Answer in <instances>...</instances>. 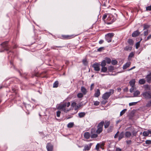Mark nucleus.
Masks as SVG:
<instances>
[{"instance_id": "nucleus-1", "label": "nucleus", "mask_w": 151, "mask_h": 151, "mask_svg": "<svg viewBox=\"0 0 151 151\" xmlns=\"http://www.w3.org/2000/svg\"><path fill=\"white\" fill-rule=\"evenodd\" d=\"M114 90L113 89H110L108 92L104 93L102 96V98L104 100L107 99L110 96L114 93Z\"/></svg>"}, {"instance_id": "nucleus-2", "label": "nucleus", "mask_w": 151, "mask_h": 151, "mask_svg": "<svg viewBox=\"0 0 151 151\" xmlns=\"http://www.w3.org/2000/svg\"><path fill=\"white\" fill-rule=\"evenodd\" d=\"M143 97L146 99H149L151 98V91H144L142 94Z\"/></svg>"}, {"instance_id": "nucleus-3", "label": "nucleus", "mask_w": 151, "mask_h": 151, "mask_svg": "<svg viewBox=\"0 0 151 151\" xmlns=\"http://www.w3.org/2000/svg\"><path fill=\"white\" fill-rule=\"evenodd\" d=\"M114 36V34L113 33H109L105 36L106 40L108 42H110L111 41L112 38Z\"/></svg>"}, {"instance_id": "nucleus-4", "label": "nucleus", "mask_w": 151, "mask_h": 151, "mask_svg": "<svg viewBox=\"0 0 151 151\" xmlns=\"http://www.w3.org/2000/svg\"><path fill=\"white\" fill-rule=\"evenodd\" d=\"M104 122L102 121L100 122L98 126L97 131L98 132V134H100L103 130V127L104 124Z\"/></svg>"}, {"instance_id": "nucleus-5", "label": "nucleus", "mask_w": 151, "mask_h": 151, "mask_svg": "<svg viewBox=\"0 0 151 151\" xmlns=\"http://www.w3.org/2000/svg\"><path fill=\"white\" fill-rule=\"evenodd\" d=\"M66 106V104H64L60 105L58 107V109L62 111H64V112L67 113L69 111V110H66L65 108Z\"/></svg>"}, {"instance_id": "nucleus-6", "label": "nucleus", "mask_w": 151, "mask_h": 151, "mask_svg": "<svg viewBox=\"0 0 151 151\" xmlns=\"http://www.w3.org/2000/svg\"><path fill=\"white\" fill-rule=\"evenodd\" d=\"M8 41H6L1 44L2 47L4 49V50L7 51H8L9 50V47L8 46Z\"/></svg>"}, {"instance_id": "nucleus-7", "label": "nucleus", "mask_w": 151, "mask_h": 151, "mask_svg": "<svg viewBox=\"0 0 151 151\" xmlns=\"http://www.w3.org/2000/svg\"><path fill=\"white\" fill-rule=\"evenodd\" d=\"M100 64L98 63H94L93 64L92 67L94 68L96 71H99L100 70Z\"/></svg>"}, {"instance_id": "nucleus-8", "label": "nucleus", "mask_w": 151, "mask_h": 151, "mask_svg": "<svg viewBox=\"0 0 151 151\" xmlns=\"http://www.w3.org/2000/svg\"><path fill=\"white\" fill-rule=\"evenodd\" d=\"M92 144L90 143L89 145H86L84 146V148L83 150V151H86L87 150H89L91 149Z\"/></svg>"}, {"instance_id": "nucleus-9", "label": "nucleus", "mask_w": 151, "mask_h": 151, "mask_svg": "<svg viewBox=\"0 0 151 151\" xmlns=\"http://www.w3.org/2000/svg\"><path fill=\"white\" fill-rule=\"evenodd\" d=\"M46 148L47 151H52L53 146L52 144L50 143L47 144L46 146Z\"/></svg>"}, {"instance_id": "nucleus-10", "label": "nucleus", "mask_w": 151, "mask_h": 151, "mask_svg": "<svg viewBox=\"0 0 151 151\" xmlns=\"http://www.w3.org/2000/svg\"><path fill=\"white\" fill-rule=\"evenodd\" d=\"M75 36L73 35H64L62 36L63 38L64 39H69L74 37Z\"/></svg>"}, {"instance_id": "nucleus-11", "label": "nucleus", "mask_w": 151, "mask_h": 151, "mask_svg": "<svg viewBox=\"0 0 151 151\" xmlns=\"http://www.w3.org/2000/svg\"><path fill=\"white\" fill-rule=\"evenodd\" d=\"M140 33V32L138 30L134 31L132 34V36L133 37H136L138 36Z\"/></svg>"}, {"instance_id": "nucleus-12", "label": "nucleus", "mask_w": 151, "mask_h": 151, "mask_svg": "<svg viewBox=\"0 0 151 151\" xmlns=\"http://www.w3.org/2000/svg\"><path fill=\"white\" fill-rule=\"evenodd\" d=\"M84 137L86 139H88L91 137V134L88 132H85L84 134Z\"/></svg>"}, {"instance_id": "nucleus-13", "label": "nucleus", "mask_w": 151, "mask_h": 151, "mask_svg": "<svg viewBox=\"0 0 151 151\" xmlns=\"http://www.w3.org/2000/svg\"><path fill=\"white\" fill-rule=\"evenodd\" d=\"M114 128V125L113 124H111L108 127L107 129L108 132L109 133L111 132Z\"/></svg>"}, {"instance_id": "nucleus-14", "label": "nucleus", "mask_w": 151, "mask_h": 151, "mask_svg": "<svg viewBox=\"0 0 151 151\" xmlns=\"http://www.w3.org/2000/svg\"><path fill=\"white\" fill-rule=\"evenodd\" d=\"M144 88L145 89V91H151L150 87L148 85H145L144 86Z\"/></svg>"}, {"instance_id": "nucleus-15", "label": "nucleus", "mask_w": 151, "mask_h": 151, "mask_svg": "<svg viewBox=\"0 0 151 151\" xmlns=\"http://www.w3.org/2000/svg\"><path fill=\"white\" fill-rule=\"evenodd\" d=\"M131 63L130 62H128L126 63L123 66V69H125L129 67L131 65Z\"/></svg>"}, {"instance_id": "nucleus-16", "label": "nucleus", "mask_w": 151, "mask_h": 151, "mask_svg": "<svg viewBox=\"0 0 151 151\" xmlns=\"http://www.w3.org/2000/svg\"><path fill=\"white\" fill-rule=\"evenodd\" d=\"M100 95V90L99 89H97L95 93L94 94V96L96 97H98Z\"/></svg>"}, {"instance_id": "nucleus-17", "label": "nucleus", "mask_w": 151, "mask_h": 151, "mask_svg": "<svg viewBox=\"0 0 151 151\" xmlns=\"http://www.w3.org/2000/svg\"><path fill=\"white\" fill-rule=\"evenodd\" d=\"M135 82V80L133 79L131 80L129 82V84L131 86H134Z\"/></svg>"}, {"instance_id": "nucleus-18", "label": "nucleus", "mask_w": 151, "mask_h": 151, "mask_svg": "<svg viewBox=\"0 0 151 151\" xmlns=\"http://www.w3.org/2000/svg\"><path fill=\"white\" fill-rule=\"evenodd\" d=\"M146 78V80L147 82L149 83L151 82V73L147 75Z\"/></svg>"}, {"instance_id": "nucleus-19", "label": "nucleus", "mask_w": 151, "mask_h": 151, "mask_svg": "<svg viewBox=\"0 0 151 151\" xmlns=\"http://www.w3.org/2000/svg\"><path fill=\"white\" fill-rule=\"evenodd\" d=\"M110 124V121H106L105 122L104 127L105 129L107 128L109 126Z\"/></svg>"}, {"instance_id": "nucleus-20", "label": "nucleus", "mask_w": 151, "mask_h": 151, "mask_svg": "<svg viewBox=\"0 0 151 151\" xmlns=\"http://www.w3.org/2000/svg\"><path fill=\"white\" fill-rule=\"evenodd\" d=\"M132 47L129 46H127L124 48V50L126 51H130L132 50Z\"/></svg>"}, {"instance_id": "nucleus-21", "label": "nucleus", "mask_w": 151, "mask_h": 151, "mask_svg": "<svg viewBox=\"0 0 151 151\" xmlns=\"http://www.w3.org/2000/svg\"><path fill=\"white\" fill-rule=\"evenodd\" d=\"M98 134V132L97 131V130H96L95 129L92 128L91 129V135L93 134Z\"/></svg>"}, {"instance_id": "nucleus-22", "label": "nucleus", "mask_w": 151, "mask_h": 151, "mask_svg": "<svg viewBox=\"0 0 151 151\" xmlns=\"http://www.w3.org/2000/svg\"><path fill=\"white\" fill-rule=\"evenodd\" d=\"M81 90L83 94L85 95L86 94L87 92L86 89L83 86L81 88Z\"/></svg>"}, {"instance_id": "nucleus-23", "label": "nucleus", "mask_w": 151, "mask_h": 151, "mask_svg": "<svg viewBox=\"0 0 151 151\" xmlns=\"http://www.w3.org/2000/svg\"><path fill=\"white\" fill-rule=\"evenodd\" d=\"M125 136L127 137H130L131 136V133L129 131L126 132L125 133Z\"/></svg>"}, {"instance_id": "nucleus-24", "label": "nucleus", "mask_w": 151, "mask_h": 151, "mask_svg": "<svg viewBox=\"0 0 151 151\" xmlns=\"http://www.w3.org/2000/svg\"><path fill=\"white\" fill-rule=\"evenodd\" d=\"M78 115L79 117L82 118L84 117L86 115L85 112H80L78 113Z\"/></svg>"}, {"instance_id": "nucleus-25", "label": "nucleus", "mask_w": 151, "mask_h": 151, "mask_svg": "<svg viewBox=\"0 0 151 151\" xmlns=\"http://www.w3.org/2000/svg\"><path fill=\"white\" fill-rule=\"evenodd\" d=\"M124 134L123 132H122L120 133L118 138V140L119 141L120 140L122 139L124 137Z\"/></svg>"}, {"instance_id": "nucleus-26", "label": "nucleus", "mask_w": 151, "mask_h": 151, "mask_svg": "<svg viewBox=\"0 0 151 151\" xmlns=\"http://www.w3.org/2000/svg\"><path fill=\"white\" fill-rule=\"evenodd\" d=\"M146 81L144 79H140L139 81V83L140 84H143L145 83Z\"/></svg>"}, {"instance_id": "nucleus-27", "label": "nucleus", "mask_w": 151, "mask_h": 151, "mask_svg": "<svg viewBox=\"0 0 151 151\" xmlns=\"http://www.w3.org/2000/svg\"><path fill=\"white\" fill-rule=\"evenodd\" d=\"M74 125V124L73 122H70L67 125V127L69 128H72Z\"/></svg>"}, {"instance_id": "nucleus-28", "label": "nucleus", "mask_w": 151, "mask_h": 151, "mask_svg": "<svg viewBox=\"0 0 151 151\" xmlns=\"http://www.w3.org/2000/svg\"><path fill=\"white\" fill-rule=\"evenodd\" d=\"M143 30L147 29L150 27V26L147 24H145L143 25Z\"/></svg>"}, {"instance_id": "nucleus-29", "label": "nucleus", "mask_w": 151, "mask_h": 151, "mask_svg": "<svg viewBox=\"0 0 151 151\" xmlns=\"http://www.w3.org/2000/svg\"><path fill=\"white\" fill-rule=\"evenodd\" d=\"M59 84L58 81H55L53 84V88H57L58 87Z\"/></svg>"}, {"instance_id": "nucleus-30", "label": "nucleus", "mask_w": 151, "mask_h": 151, "mask_svg": "<svg viewBox=\"0 0 151 151\" xmlns=\"http://www.w3.org/2000/svg\"><path fill=\"white\" fill-rule=\"evenodd\" d=\"M142 40V39L141 38L140 41L139 42H137L136 44V48L137 49H138L140 46V43L141 41Z\"/></svg>"}, {"instance_id": "nucleus-31", "label": "nucleus", "mask_w": 151, "mask_h": 151, "mask_svg": "<svg viewBox=\"0 0 151 151\" xmlns=\"http://www.w3.org/2000/svg\"><path fill=\"white\" fill-rule=\"evenodd\" d=\"M140 93V92L139 91H135L134 93V97H137L139 95Z\"/></svg>"}, {"instance_id": "nucleus-32", "label": "nucleus", "mask_w": 151, "mask_h": 151, "mask_svg": "<svg viewBox=\"0 0 151 151\" xmlns=\"http://www.w3.org/2000/svg\"><path fill=\"white\" fill-rule=\"evenodd\" d=\"M108 70L109 71L111 72L114 70V67L113 66H111L108 67Z\"/></svg>"}, {"instance_id": "nucleus-33", "label": "nucleus", "mask_w": 151, "mask_h": 151, "mask_svg": "<svg viewBox=\"0 0 151 151\" xmlns=\"http://www.w3.org/2000/svg\"><path fill=\"white\" fill-rule=\"evenodd\" d=\"M106 62L108 64H110L111 62V59L108 58H105V60Z\"/></svg>"}, {"instance_id": "nucleus-34", "label": "nucleus", "mask_w": 151, "mask_h": 151, "mask_svg": "<svg viewBox=\"0 0 151 151\" xmlns=\"http://www.w3.org/2000/svg\"><path fill=\"white\" fill-rule=\"evenodd\" d=\"M107 69L106 67H102L101 69V71L102 72H105L107 71Z\"/></svg>"}, {"instance_id": "nucleus-35", "label": "nucleus", "mask_w": 151, "mask_h": 151, "mask_svg": "<svg viewBox=\"0 0 151 151\" xmlns=\"http://www.w3.org/2000/svg\"><path fill=\"white\" fill-rule=\"evenodd\" d=\"M128 43L131 45H132L133 44V41L131 39H129L128 41Z\"/></svg>"}, {"instance_id": "nucleus-36", "label": "nucleus", "mask_w": 151, "mask_h": 151, "mask_svg": "<svg viewBox=\"0 0 151 151\" xmlns=\"http://www.w3.org/2000/svg\"><path fill=\"white\" fill-rule=\"evenodd\" d=\"M127 111V109H125L122 110L120 113V116H122L123 114H124L126 112V111Z\"/></svg>"}, {"instance_id": "nucleus-37", "label": "nucleus", "mask_w": 151, "mask_h": 151, "mask_svg": "<svg viewBox=\"0 0 151 151\" xmlns=\"http://www.w3.org/2000/svg\"><path fill=\"white\" fill-rule=\"evenodd\" d=\"M101 66L102 67H105L106 65V62L105 60H103L101 63Z\"/></svg>"}, {"instance_id": "nucleus-38", "label": "nucleus", "mask_w": 151, "mask_h": 151, "mask_svg": "<svg viewBox=\"0 0 151 151\" xmlns=\"http://www.w3.org/2000/svg\"><path fill=\"white\" fill-rule=\"evenodd\" d=\"M97 134H96L91 135V138H93L97 137H98Z\"/></svg>"}, {"instance_id": "nucleus-39", "label": "nucleus", "mask_w": 151, "mask_h": 151, "mask_svg": "<svg viewBox=\"0 0 151 151\" xmlns=\"http://www.w3.org/2000/svg\"><path fill=\"white\" fill-rule=\"evenodd\" d=\"M136 89L134 86H131V88L130 89V91L131 93L133 92Z\"/></svg>"}, {"instance_id": "nucleus-40", "label": "nucleus", "mask_w": 151, "mask_h": 151, "mask_svg": "<svg viewBox=\"0 0 151 151\" xmlns=\"http://www.w3.org/2000/svg\"><path fill=\"white\" fill-rule=\"evenodd\" d=\"M143 135L145 136H147L149 135V132L147 131H144L143 133Z\"/></svg>"}, {"instance_id": "nucleus-41", "label": "nucleus", "mask_w": 151, "mask_h": 151, "mask_svg": "<svg viewBox=\"0 0 151 151\" xmlns=\"http://www.w3.org/2000/svg\"><path fill=\"white\" fill-rule=\"evenodd\" d=\"M77 97L78 98H81L83 96V94L81 93H79L77 94Z\"/></svg>"}, {"instance_id": "nucleus-42", "label": "nucleus", "mask_w": 151, "mask_h": 151, "mask_svg": "<svg viewBox=\"0 0 151 151\" xmlns=\"http://www.w3.org/2000/svg\"><path fill=\"white\" fill-rule=\"evenodd\" d=\"M118 63V62L116 60H112L111 61V63L113 65H115Z\"/></svg>"}, {"instance_id": "nucleus-43", "label": "nucleus", "mask_w": 151, "mask_h": 151, "mask_svg": "<svg viewBox=\"0 0 151 151\" xmlns=\"http://www.w3.org/2000/svg\"><path fill=\"white\" fill-rule=\"evenodd\" d=\"M134 54L133 52H131L130 53V54L129 56V58H132V57H133L134 56Z\"/></svg>"}, {"instance_id": "nucleus-44", "label": "nucleus", "mask_w": 151, "mask_h": 151, "mask_svg": "<svg viewBox=\"0 0 151 151\" xmlns=\"http://www.w3.org/2000/svg\"><path fill=\"white\" fill-rule=\"evenodd\" d=\"M93 102L94 105L95 106H98L100 104V102L97 101H94Z\"/></svg>"}, {"instance_id": "nucleus-45", "label": "nucleus", "mask_w": 151, "mask_h": 151, "mask_svg": "<svg viewBox=\"0 0 151 151\" xmlns=\"http://www.w3.org/2000/svg\"><path fill=\"white\" fill-rule=\"evenodd\" d=\"M137 102H133L130 103L129 104V106H134L135 105Z\"/></svg>"}, {"instance_id": "nucleus-46", "label": "nucleus", "mask_w": 151, "mask_h": 151, "mask_svg": "<svg viewBox=\"0 0 151 151\" xmlns=\"http://www.w3.org/2000/svg\"><path fill=\"white\" fill-rule=\"evenodd\" d=\"M83 63L85 65H86L88 64V62L86 59H84L82 61Z\"/></svg>"}, {"instance_id": "nucleus-47", "label": "nucleus", "mask_w": 151, "mask_h": 151, "mask_svg": "<svg viewBox=\"0 0 151 151\" xmlns=\"http://www.w3.org/2000/svg\"><path fill=\"white\" fill-rule=\"evenodd\" d=\"M100 147V144H97L96 146V149L97 151H99V150Z\"/></svg>"}, {"instance_id": "nucleus-48", "label": "nucleus", "mask_w": 151, "mask_h": 151, "mask_svg": "<svg viewBox=\"0 0 151 151\" xmlns=\"http://www.w3.org/2000/svg\"><path fill=\"white\" fill-rule=\"evenodd\" d=\"M146 106L147 107H150L151 106V100L148 102Z\"/></svg>"}, {"instance_id": "nucleus-49", "label": "nucleus", "mask_w": 151, "mask_h": 151, "mask_svg": "<svg viewBox=\"0 0 151 151\" xmlns=\"http://www.w3.org/2000/svg\"><path fill=\"white\" fill-rule=\"evenodd\" d=\"M151 39V35H150L147 37L145 39V40L146 41Z\"/></svg>"}, {"instance_id": "nucleus-50", "label": "nucleus", "mask_w": 151, "mask_h": 151, "mask_svg": "<svg viewBox=\"0 0 151 151\" xmlns=\"http://www.w3.org/2000/svg\"><path fill=\"white\" fill-rule=\"evenodd\" d=\"M145 143L146 144L150 145L151 144V140H147L145 141Z\"/></svg>"}, {"instance_id": "nucleus-51", "label": "nucleus", "mask_w": 151, "mask_h": 151, "mask_svg": "<svg viewBox=\"0 0 151 151\" xmlns=\"http://www.w3.org/2000/svg\"><path fill=\"white\" fill-rule=\"evenodd\" d=\"M132 134L133 136H136L137 134V132L136 131H133L132 132Z\"/></svg>"}, {"instance_id": "nucleus-52", "label": "nucleus", "mask_w": 151, "mask_h": 151, "mask_svg": "<svg viewBox=\"0 0 151 151\" xmlns=\"http://www.w3.org/2000/svg\"><path fill=\"white\" fill-rule=\"evenodd\" d=\"M146 10L147 11H150L151 10V6H149L146 7Z\"/></svg>"}, {"instance_id": "nucleus-53", "label": "nucleus", "mask_w": 151, "mask_h": 151, "mask_svg": "<svg viewBox=\"0 0 151 151\" xmlns=\"http://www.w3.org/2000/svg\"><path fill=\"white\" fill-rule=\"evenodd\" d=\"M107 102V101L106 100H105L101 102V104L102 105H105Z\"/></svg>"}, {"instance_id": "nucleus-54", "label": "nucleus", "mask_w": 151, "mask_h": 151, "mask_svg": "<svg viewBox=\"0 0 151 151\" xmlns=\"http://www.w3.org/2000/svg\"><path fill=\"white\" fill-rule=\"evenodd\" d=\"M94 84L92 83L91 85L90 88V89L91 91L94 88Z\"/></svg>"}, {"instance_id": "nucleus-55", "label": "nucleus", "mask_w": 151, "mask_h": 151, "mask_svg": "<svg viewBox=\"0 0 151 151\" xmlns=\"http://www.w3.org/2000/svg\"><path fill=\"white\" fill-rule=\"evenodd\" d=\"M148 33L149 32H148V30H147L146 31H144V36H146L147 35H148Z\"/></svg>"}, {"instance_id": "nucleus-56", "label": "nucleus", "mask_w": 151, "mask_h": 151, "mask_svg": "<svg viewBox=\"0 0 151 151\" xmlns=\"http://www.w3.org/2000/svg\"><path fill=\"white\" fill-rule=\"evenodd\" d=\"M104 49V47H100L97 49V51L99 52L103 50Z\"/></svg>"}, {"instance_id": "nucleus-57", "label": "nucleus", "mask_w": 151, "mask_h": 151, "mask_svg": "<svg viewBox=\"0 0 151 151\" xmlns=\"http://www.w3.org/2000/svg\"><path fill=\"white\" fill-rule=\"evenodd\" d=\"M60 111H58L57 112V117H59L60 116Z\"/></svg>"}, {"instance_id": "nucleus-58", "label": "nucleus", "mask_w": 151, "mask_h": 151, "mask_svg": "<svg viewBox=\"0 0 151 151\" xmlns=\"http://www.w3.org/2000/svg\"><path fill=\"white\" fill-rule=\"evenodd\" d=\"M126 142L127 144L130 145L132 143V141L131 140H129L127 141Z\"/></svg>"}, {"instance_id": "nucleus-59", "label": "nucleus", "mask_w": 151, "mask_h": 151, "mask_svg": "<svg viewBox=\"0 0 151 151\" xmlns=\"http://www.w3.org/2000/svg\"><path fill=\"white\" fill-rule=\"evenodd\" d=\"M119 133V131H118L117 132V133H116V134H115V135L114 136V138H116L117 137Z\"/></svg>"}, {"instance_id": "nucleus-60", "label": "nucleus", "mask_w": 151, "mask_h": 151, "mask_svg": "<svg viewBox=\"0 0 151 151\" xmlns=\"http://www.w3.org/2000/svg\"><path fill=\"white\" fill-rule=\"evenodd\" d=\"M19 80L17 79V78H14V82H15V83H16V82H19Z\"/></svg>"}, {"instance_id": "nucleus-61", "label": "nucleus", "mask_w": 151, "mask_h": 151, "mask_svg": "<svg viewBox=\"0 0 151 151\" xmlns=\"http://www.w3.org/2000/svg\"><path fill=\"white\" fill-rule=\"evenodd\" d=\"M107 16L106 15L104 14V15L103 17H102L103 19L104 20V19H106V18Z\"/></svg>"}, {"instance_id": "nucleus-62", "label": "nucleus", "mask_w": 151, "mask_h": 151, "mask_svg": "<svg viewBox=\"0 0 151 151\" xmlns=\"http://www.w3.org/2000/svg\"><path fill=\"white\" fill-rule=\"evenodd\" d=\"M76 105V102H74L72 103L71 106L73 107L75 106Z\"/></svg>"}, {"instance_id": "nucleus-63", "label": "nucleus", "mask_w": 151, "mask_h": 151, "mask_svg": "<svg viewBox=\"0 0 151 151\" xmlns=\"http://www.w3.org/2000/svg\"><path fill=\"white\" fill-rule=\"evenodd\" d=\"M104 42V41L103 40H101L99 41V43L100 44H102Z\"/></svg>"}, {"instance_id": "nucleus-64", "label": "nucleus", "mask_w": 151, "mask_h": 151, "mask_svg": "<svg viewBox=\"0 0 151 151\" xmlns=\"http://www.w3.org/2000/svg\"><path fill=\"white\" fill-rule=\"evenodd\" d=\"M128 89L127 87H126L124 89V92H127L128 91Z\"/></svg>"}]
</instances>
